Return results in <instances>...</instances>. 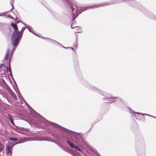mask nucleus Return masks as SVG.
<instances>
[{
    "mask_svg": "<svg viewBox=\"0 0 156 156\" xmlns=\"http://www.w3.org/2000/svg\"><path fill=\"white\" fill-rule=\"evenodd\" d=\"M34 115L36 118L39 119L41 122L44 123L46 125L52 126L59 129L68 134H71L74 137L76 142L77 144H81L85 143V141L82 135H80V133H77L68 129L57 124L49 121L35 111L34 112Z\"/></svg>",
    "mask_w": 156,
    "mask_h": 156,
    "instance_id": "obj_1",
    "label": "nucleus"
},
{
    "mask_svg": "<svg viewBox=\"0 0 156 156\" xmlns=\"http://www.w3.org/2000/svg\"><path fill=\"white\" fill-rule=\"evenodd\" d=\"M63 1L64 2H66L67 5H69L71 9L73 21L74 20L75 18L78 16L79 14H80L82 12L85 11L86 9H94L98 7L94 6L98 5H94L87 7H77L76 5H74L69 0H63Z\"/></svg>",
    "mask_w": 156,
    "mask_h": 156,
    "instance_id": "obj_2",
    "label": "nucleus"
},
{
    "mask_svg": "<svg viewBox=\"0 0 156 156\" xmlns=\"http://www.w3.org/2000/svg\"><path fill=\"white\" fill-rule=\"evenodd\" d=\"M126 0H113L111 1L110 3H105L104 4H100L97 5H95L94 7H100L103 6L110 4H115L118 3H120L122 2H125ZM133 1L132 4H131V6L133 7H135V5H137L139 3L134 0H130L129 1Z\"/></svg>",
    "mask_w": 156,
    "mask_h": 156,
    "instance_id": "obj_3",
    "label": "nucleus"
},
{
    "mask_svg": "<svg viewBox=\"0 0 156 156\" xmlns=\"http://www.w3.org/2000/svg\"><path fill=\"white\" fill-rule=\"evenodd\" d=\"M11 26L14 29L11 36V42H13L15 44L17 42L19 35L18 34V30L16 24L13 23L11 24Z\"/></svg>",
    "mask_w": 156,
    "mask_h": 156,
    "instance_id": "obj_4",
    "label": "nucleus"
},
{
    "mask_svg": "<svg viewBox=\"0 0 156 156\" xmlns=\"http://www.w3.org/2000/svg\"><path fill=\"white\" fill-rule=\"evenodd\" d=\"M0 30L5 35L9 34L11 31L9 24L7 23H0Z\"/></svg>",
    "mask_w": 156,
    "mask_h": 156,
    "instance_id": "obj_5",
    "label": "nucleus"
},
{
    "mask_svg": "<svg viewBox=\"0 0 156 156\" xmlns=\"http://www.w3.org/2000/svg\"><path fill=\"white\" fill-rule=\"evenodd\" d=\"M85 86L87 88L90 89L92 91H94L95 92L99 93L103 96H105L106 94V93L100 90V89L97 88L91 85L90 83L87 82H86L84 84Z\"/></svg>",
    "mask_w": 156,
    "mask_h": 156,
    "instance_id": "obj_6",
    "label": "nucleus"
},
{
    "mask_svg": "<svg viewBox=\"0 0 156 156\" xmlns=\"http://www.w3.org/2000/svg\"><path fill=\"white\" fill-rule=\"evenodd\" d=\"M140 10L144 12H145L146 15L150 18L156 20V16L153 14L151 12L145 9L144 7L141 6V9Z\"/></svg>",
    "mask_w": 156,
    "mask_h": 156,
    "instance_id": "obj_7",
    "label": "nucleus"
},
{
    "mask_svg": "<svg viewBox=\"0 0 156 156\" xmlns=\"http://www.w3.org/2000/svg\"><path fill=\"white\" fill-rule=\"evenodd\" d=\"M66 142L67 144L71 148H74L76 150L78 151L81 152H83V151L78 146H75L73 143L71 142L69 140H67Z\"/></svg>",
    "mask_w": 156,
    "mask_h": 156,
    "instance_id": "obj_8",
    "label": "nucleus"
},
{
    "mask_svg": "<svg viewBox=\"0 0 156 156\" xmlns=\"http://www.w3.org/2000/svg\"><path fill=\"white\" fill-rule=\"evenodd\" d=\"M23 28H22V29L20 31H18V34L19 35V38H18V40H17V42H16V43H15L14 44L13 42H12V44L13 45H14V46H17L18 44L20 42V40H21V38H22V36L23 32H22V31L23 30Z\"/></svg>",
    "mask_w": 156,
    "mask_h": 156,
    "instance_id": "obj_9",
    "label": "nucleus"
},
{
    "mask_svg": "<svg viewBox=\"0 0 156 156\" xmlns=\"http://www.w3.org/2000/svg\"><path fill=\"white\" fill-rule=\"evenodd\" d=\"M12 152V147L9 145L6 146V153L8 154L10 153L11 155Z\"/></svg>",
    "mask_w": 156,
    "mask_h": 156,
    "instance_id": "obj_10",
    "label": "nucleus"
},
{
    "mask_svg": "<svg viewBox=\"0 0 156 156\" xmlns=\"http://www.w3.org/2000/svg\"><path fill=\"white\" fill-rule=\"evenodd\" d=\"M114 98H117L119 101H121L122 102H124L123 100L122 99H121L118 97H114L113 98H104L103 99V100L104 101H109V100H113Z\"/></svg>",
    "mask_w": 156,
    "mask_h": 156,
    "instance_id": "obj_11",
    "label": "nucleus"
},
{
    "mask_svg": "<svg viewBox=\"0 0 156 156\" xmlns=\"http://www.w3.org/2000/svg\"><path fill=\"white\" fill-rule=\"evenodd\" d=\"M51 139L49 137L44 136L42 137L40 140L41 141H46L51 142Z\"/></svg>",
    "mask_w": 156,
    "mask_h": 156,
    "instance_id": "obj_12",
    "label": "nucleus"
},
{
    "mask_svg": "<svg viewBox=\"0 0 156 156\" xmlns=\"http://www.w3.org/2000/svg\"><path fill=\"white\" fill-rule=\"evenodd\" d=\"M26 28H27L30 32L33 33L34 34L37 36V34L34 33V30L32 27H30L28 25H27Z\"/></svg>",
    "mask_w": 156,
    "mask_h": 156,
    "instance_id": "obj_13",
    "label": "nucleus"
},
{
    "mask_svg": "<svg viewBox=\"0 0 156 156\" xmlns=\"http://www.w3.org/2000/svg\"><path fill=\"white\" fill-rule=\"evenodd\" d=\"M41 37L42 38H43L44 39L46 40L47 41L51 42L53 44H54V42L55 40H54L51 38H45L43 37Z\"/></svg>",
    "mask_w": 156,
    "mask_h": 156,
    "instance_id": "obj_14",
    "label": "nucleus"
},
{
    "mask_svg": "<svg viewBox=\"0 0 156 156\" xmlns=\"http://www.w3.org/2000/svg\"><path fill=\"white\" fill-rule=\"evenodd\" d=\"M9 69L8 67H7V71L8 70L10 72V76H12V78L13 80H14V82H15V83L16 84V82L15 81V80H14L13 78V77H12V73L11 70V67H10V63H9Z\"/></svg>",
    "mask_w": 156,
    "mask_h": 156,
    "instance_id": "obj_15",
    "label": "nucleus"
},
{
    "mask_svg": "<svg viewBox=\"0 0 156 156\" xmlns=\"http://www.w3.org/2000/svg\"><path fill=\"white\" fill-rule=\"evenodd\" d=\"M9 54H10L9 50V48H8V49H7V50L6 54L5 55V56L4 58V59H8Z\"/></svg>",
    "mask_w": 156,
    "mask_h": 156,
    "instance_id": "obj_16",
    "label": "nucleus"
},
{
    "mask_svg": "<svg viewBox=\"0 0 156 156\" xmlns=\"http://www.w3.org/2000/svg\"><path fill=\"white\" fill-rule=\"evenodd\" d=\"M54 44H55V45H58V46H59L60 47H63V45H62L60 43H58V42L57 41H54Z\"/></svg>",
    "mask_w": 156,
    "mask_h": 156,
    "instance_id": "obj_17",
    "label": "nucleus"
},
{
    "mask_svg": "<svg viewBox=\"0 0 156 156\" xmlns=\"http://www.w3.org/2000/svg\"><path fill=\"white\" fill-rule=\"evenodd\" d=\"M57 145L58 146H59L61 148H62L63 150H64V151H66V149H65V148L64 147H63L62 145L59 144V143Z\"/></svg>",
    "mask_w": 156,
    "mask_h": 156,
    "instance_id": "obj_18",
    "label": "nucleus"
},
{
    "mask_svg": "<svg viewBox=\"0 0 156 156\" xmlns=\"http://www.w3.org/2000/svg\"><path fill=\"white\" fill-rule=\"evenodd\" d=\"M9 140L12 141H16L18 140V139L16 138H10Z\"/></svg>",
    "mask_w": 156,
    "mask_h": 156,
    "instance_id": "obj_19",
    "label": "nucleus"
},
{
    "mask_svg": "<svg viewBox=\"0 0 156 156\" xmlns=\"http://www.w3.org/2000/svg\"><path fill=\"white\" fill-rule=\"evenodd\" d=\"M141 115H148L149 116H151V117H153V118H154L155 119H156V117L154 116H152L151 115H149V114H143V113H142L141 114Z\"/></svg>",
    "mask_w": 156,
    "mask_h": 156,
    "instance_id": "obj_20",
    "label": "nucleus"
},
{
    "mask_svg": "<svg viewBox=\"0 0 156 156\" xmlns=\"http://www.w3.org/2000/svg\"><path fill=\"white\" fill-rule=\"evenodd\" d=\"M23 142H24V141L23 140H19L18 142H17L16 143V144L22 143H23Z\"/></svg>",
    "mask_w": 156,
    "mask_h": 156,
    "instance_id": "obj_21",
    "label": "nucleus"
},
{
    "mask_svg": "<svg viewBox=\"0 0 156 156\" xmlns=\"http://www.w3.org/2000/svg\"><path fill=\"white\" fill-rule=\"evenodd\" d=\"M7 118L9 120H10L11 119H12L10 115L9 114L8 115V116H7Z\"/></svg>",
    "mask_w": 156,
    "mask_h": 156,
    "instance_id": "obj_22",
    "label": "nucleus"
},
{
    "mask_svg": "<svg viewBox=\"0 0 156 156\" xmlns=\"http://www.w3.org/2000/svg\"><path fill=\"white\" fill-rule=\"evenodd\" d=\"M131 111L133 113L136 114H141H141H142L141 113H140L139 112H135V111H134L132 110H131Z\"/></svg>",
    "mask_w": 156,
    "mask_h": 156,
    "instance_id": "obj_23",
    "label": "nucleus"
},
{
    "mask_svg": "<svg viewBox=\"0 0 156 156\" xmlns=\"http://www.w3.org/2000/svg\"><path fill=\"white\" fill-rule=\"evenodd\" d=\"M9 121H10V122L13 125H14V122H13V119H11L10 120H9Z\"/></svg>",
    "mask_w": 156,
    "mask_h": 156,
    "instance_id": "obj_24",
    "label": "nucleus"
},
{
    "mask_svg": "<svg viewBox=\"0 0 156 156\" xmlns=\"http://www.w3.org/2000/svg\"><path fill=\"white\" fill-rule=\"evenodd\" d=\"M76 27V26H74L73 23H72L71 24V27L72 28V29L74 28H75L76 27Z\"/></svg>",
    "mask_w": 156,
    "mask_h": 156,
    "instance_id": "obj_25",
    "label": "nucleus"
},
{
    "mask_svg": "<svg viewBox=\"0 0 156 156\" xmlns=\"http://www.w3.org/2000/svg\"><path fill=\"white\" fill-rule=\"evenodd\" d=\"M51 142L54 143L55 144H56L57 145L58 144V142H55V141L52 140H51Z\"/></svg>",
    "mask_w": 156,
    "mask_h": 156,
    "instance_id": "obj_26",
    "label": "nucleus"
},
{
    "mask_svg": "<svg viewBox=\"0 0 156 156\" xmlns=\"http://www.w3.org/2000/svg\"><path fill=\"white\" fill-rule=\"evenodd\" d=\"M8 90L9 92H12V91L9 87L8 88Z\"/></svg>",
    "mask_w": 156,
    "mask_h": 156,
    "instance_id": "obj_27",
    "label": "nucleus"
},
{
    "mask_svg": "<svg viewBox=\"0 0 156 156\" xmlns=\"http://www.w3.org/2000/svg\"><path fill=\"white\" fill-rule=\"evenodd\" d=\"M11 5H12V9H11V10L9 11H12V10L14 8V7H13V5L12 4V3H11Z\"/></svg>",
    "mask_w": 156,
    "mask_h": 156,
    "instance_id": "obj_28",
    "label": "nucleus"
},
{
    "mask_svg": "<svg viewBox=\"0 0 156 156\" xmlns=\"http://www.w3.org/2000/svg\"><path fill=\"white\" fill-rule=\"evenodd\" d=\"M3 64H0V69L1 68L3 67Z\"/></svg>",
    "mask_w": 156,
    "mask_h": 156,
    "instance_id": "obj_29",
    "label": "nucleus"
},
{
    "mask_svg": "<svg viewBox=\"0 0 156 156\" xmlns=\"http://www.w3.org/2000/svg\"><path fill=\"white\" fill-rule=\"evenodd\" d=\"M8 16V17H10L12 19H13V18L10 15H9Z\"/></svg>",
    "mask_w": 156,
    "mask_h": 156,
    "instance_id": "obj_30",
    "label": "nucleus"
},
{
    "mask_svg": "<svg viewBox=\"0 0 156 156\" xmlns=\"http://www.w3.org/2000/svg\"><path fill=\"white\" fill-rule=\"evenodd\" d=\"M63 47V48H66V49H67V48H70L69 47L66 48V47H64L63 45V47Z\"/></svg>",
    "mask_w": 156,
    "mask_h": 156,
    "instance_id": "obj_31",
    "label": "nucleus"
},
{
    "mask_svg": "<svg viewBox=\"0 0 156 156\" xmlns=\"http://www.w3.org/2000/svg\"><path fill=\"white\" fill-rule=\"evenodd\" d=\"M2 151V149L1 148V146H0V152H1Z\"/></svg>",
    "mask_w": 156,
    "mask_h": 156,
    "instance_id": "obj_32",
    "label": "nucleus"
},
{
    "mask_svg": "<svg viewBox=\"0 0 156 156\" xmlns=\"http://www.w3.org/2000/svg\"><path fill=\"white\" fill-rule=\"evenodd\" d=\"M78 41V39H77V35L76 36V43H77V41Z\"/></svg>",
    "mask_w": 156,
    "mask_h": 156,
    "instance_id": "obj_33",
    "label": "nucleus"
},
{
    "mask_svg": "<svg viewBox=\"0 0 156 156\" xmlns=\"http://www.w3.org/2000/svg\"><path fill=\"white\" fill-rule=\"evenodd\" d=\"M51 135L55 137V134H54L53 133H51Z\"/></svg>",
    "mask_w": 156,
    "mask_h": 156,
    "instance_id": "obj_34",
    "label": "nucleus"
},
{
    "mask_svg": "<svg viewBox=\"0 0 156 156\" xmlns=\"http://www.w3.org/2000/svg\"><path fill=\"white\" fill-rule=\"evenodd\" d=\"M128 108H129V110L130 111H131V110H132L131 109V108H130L129 107H128Z\"/></svg>",
    "mask_w": 156,
    "mask_h": 156,
    "instance_id": "obj_35",
    "label": "nucleus"
},
{
    "mask_svg": "<svg viewBox=\"0 0 156 156\" xmlns=\"http://www.w3.org/2000/svg\"><path fill=\"white\" fill-rule=\"evenodd\" d=\"M22 23H23V24H24L26 26H27V25L26 24L23 23V22H22Z\"/></svg>",
    "mask_w": 156,
    "mask_h": 156,
    "instance_id": "obj_36",
    "label": "nucleus"
},
{
    "mask_svg": "<svg viewBox=\"0 0 156 156\" xmlns=\"http://www.w3.org/2000/svg\"><path fill=\"white\" fill-rule=\"evenodd\" d=\"M71 48L72 50H73V51H74V49L73 48Z\"/></svg>",
    "mask_w": 156,
    "mask_h": 156,
    "instance_id": "obj_37",
    "label": "nucleus"
},
{
    "mask_svg": "<svg viewBox=\"0 0 156 156\" xmlns=\"http://www.w3.org/2000/svg\"><path fill=\"white\" fill-rule=\"evenodd\" d=\"M114 101H113L110 102H110V103H112L113 102H114Z\"/></svg>",
    "mask_w": 156,
    "mask_h": 156,
    "instance_id": "obj_38",
    "label": "nucleus"
},
{
    "mask_svg": "<svg viewBox=\"0 0 156 156\" xmlns=\"http://www.w3.org/2000/svg\"><path fill=\"white\" fill-rule=\"evenodd\" d=\"M134 116L135 117V118H136V115H134Z\"/></svg>",
    "mask_w": 156,
    "mask_h": 156,
    "instance_id": "obj_39",
    "label": "nucleus"
},
{
    "mask_svg": "<svg viewBox=\"0 0 156 156\" xmlns=\"http://www.w3.org/2000/svg\"><path fill=\"white\" fill-rule=\"evenodd\" d=\"M74 47H76L77 46H76V44H75L74 46Z\"/></svg>",
    "mask_w": 156,
    "mask_h": 156,
    "instance_id": "obj_40",
    "label": "nucleus"
},
{
    "mask_svg": "<svg viewBox=\"0 0 156 156\" xmlns=\"http://www.w3.org/2000/svg\"><path fill=\"white\" fill-rule=\"evenodd\" d=\"M3 81H4V84H5L6 83L5 82V81H4V80H3Z\"/></svg>",
    "mask_w": 156,
    "mask_h": 156,
    "instance_id": "obj_41",
    "label": "nucleus"
},
{
    "mask_svg": "<svg viewBox=\"0 0 156 156\" xmlns=\"http://www.w3.org/2000/svg\"><path fill=\"white\" fill-rule=\"evenodd\" d=\"M3 15H2V14H0V16H2Z\"/></svg>",
    "mask_w": 156,
    "mask_h": 156,
    "instance_id": "obj_42",
    "label": "nucleus"
},
{
    "mask_svg": "<svg viewBox=\"0 0 156 156\" xmlns=\"http://www.w3.org/2000/svg\"><path fill=\"white\" fill-rule=\"evenodd\" d=\"M9 12V11H7V12Z\"/></svg>",
    "mask_w": 156,
    "mask_h": 156,
    "instance_id": "obj_43",
    "label": "nucleus"
}]
</instances>
